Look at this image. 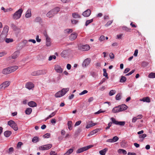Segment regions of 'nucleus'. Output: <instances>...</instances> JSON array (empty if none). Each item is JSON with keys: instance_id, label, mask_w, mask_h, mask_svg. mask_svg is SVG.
Wrapping results in <instances>:
<instances>
[{"instance_id": "nucleus-1", "label": "nucleus", "mask_w": 155, "mask_h": 155, "mask_svg": "<svg viewBox=\"0 0 155 155\" xmlns=\"http://www.w3.org/2000/svg\"><path fill=\"white\" fill-rule=\"evenodd\" d=\"M60 10V8H59L56 7L48 12L46 16L48 17L49 18L52 17L55 14H57Z\"/></svg>"}, {"instance_id": "nucleus-2", "label": "nucleus", "mask_w": 155, "mask_h": 155, "mask_svg": "<svg viewBox=\"0 0 155 155\" xmlns=\"http://www.w3.org/2000/svg\"><path fill=\"white\" fill-rule=\"evenodd\" d=\"M23 10L22 8H20L16 11L13 15L12 18L13 19L17 20L21 17Z\"/></svg>"}, {"instance_id": "nucleus-3", "label": "nucleus", "mask_w": 155, "mask_h": 155, "mask_svg": "<svg viewBox=\"0 0 155 155\" xmlns=\"http://www.w3.org/2000/svg\"><path fill=\"white\" fill-rule=\"evenodd\" d=\"M68 91L67 89L63 88L61 91H59L55 94L56 97H60L63 96Z\"/></svg>"}, {"instance_id": "nucleus-4", "label": "nucleus", "mask_w": 155, "mask_h": 155, "mask_svg": "<svg viewBox=\"0 0 155 155\" xmlns=\"http://www.w3.org/2000/svg\"><path fill=\"white\" fill-rule=\"evenodd\" d=\"M8 124L12 128L15 130L17 131L18 130L17 124L13 120H10L8 122Z\"/></svg>"}, {"instance_id": "nucleus-5", "label": "nucleus", "mask_w": 155, "mask_h": 155, "mask_svg": "<svg viewBox=\"0 0 155 155\" xmlns=\"http://www.w3.org/2000/svg\"><path fill=\"white\" fill-rule=\"evenodd\" d=\"M10 83L11 82L8 81L4 82L0 84V90L5 89L10 85Z\"/></svg>"}, {"instance_id": "nucleus-6", "label": "nucleus", "mask_w": 155, "mask_h": 155, "mask_svg": "<svg viewBox=\"0 0 155 155\" xmlns=\"http://www.w3.org/2000/svg\"><path fill=\"white\" fill-rule=\"evenodd\" d=\"M110 120L112 121V124L116 125H118L120 126H124L125 124L124 121H118L116 120V119L114 117H111Z\"/></svg>"}, {"instance_id": "nucleus-7", "label": "nucleus", "mask_w": 155, "mask_h": 155, "mask_svg": "<svg viewBox=\"0 0 155 155\" xmlns=\"http://www.w3.org/2000/svg\"><path fill=\"white\" fill-rule=\"evenodd\" d=\"M78 34L75 32H74L71 34L69 36V38L70 41H72L75 39L77 36Z\"/></svg>"}, {"instance_id": "nucleus-8", "label": "nucleus", "mask_w": 155, "mask_h": 155, "mask_svg": "<svg viewBox=\"0 0 155 155\" xmlns=\"http://www.w3.org/2000/svg\"><path fill=\"white\" fill-rule=\"evenodd\" d=\"M54 70L56 71L59 73H61L63 71V69L61 68V66L58 64H57L54 66Z\"/></svg>"}, {"instance_id": "nucleus-9", "label": "nucleus", "mask_w": 155, "mask_h": 155, "mask_svg": "<svg viewBox=\"0 0 155 155\" xmlns=\"http://www.w3.org/2000/svg\"><path fill=\"white\" fill-rule=\"evenodd\" d=\"M90 47L88 45H82L80 47V49L83 51H87L89 50L90 49Z\"/></svg>"}, {"instance_id": "nucleus-10", "label": "nucleus", "mask_w": 155, "mask_h": 155, "mask_svg": "<svg viewBox=\"0 0 155 155\" xmlns=\"http://www.w3.org/2000/svg\"><path fill=\"white\" fill-rule=\"evenodd\" d=\"M9 30V27L7 25H5L4 28L1 34L7 36Z\"/></svg>"}, {"instance_id": "nucleus-11", "label": "nucleus", "mask_w": 155, "mask_h": 155, "mask_svg": "<svg viewBox=\"0 0 155 155\" xmlns=\"http://www.w3.org/2000/svg\"><path fill=\"white\" fill-rule=\"evenodd\" d=\"M119 139L118 137L117 136L114 137L112 139H108L106 140L107 142L112 143L117 141Z\"/></svg>"}, {"instance_id": "nucleus-12", "label": "nucleus", "mask_w": 155, "mask_h": 155, "mask_svg": "<svg viewBox=\"0 0 155 155\" xmlns=\"http://www.w3.org/2000/svg\"><path fill=\"white\" fill-rule=\"evenodd\" d=\"M91 61V59L90 58H87L84 60L83 63L82 65L83 67H86L90 64Z\"/></svg>"}, {"instance_id": "nucleus-13", "label": "nucleus", "mask_w": 155, "mask_h": 155, "mask_svg": "<svg viewBox=\"0 0 155 155\" xmlns=\"http://www.w3.org/2000/svg\"><path fill=\"white\" fill-rule=\"evenodd\" d=\"M91 11L89 9H88L84 12L82 14L83 15L86 17H88L90 16L91 14Z\"/></svg>"}, {"instance_id": "nucleus-14", "label": "nucleus", "mask_w": 155, "mask_h": 155, "mask_svg": "<svg viewBox=\"0 0 155 155\" xmlns=\"http://www.w3.org/2000/svg\"><path fill=\"white\" fill-rule=\"evenodd\" d=\"M11 73L9 67L4 69L2 71V73L4 74H7Z\"/></svg>"}, {"instance_id": "nucleus-15", "label": "nucleus", "mask_w": 155, "mask_h": 155, "mask_svg": "<svg viewBox=\"0 0 155 155\" xmlns=\"http://www.w3.org/2000/svg\"><path fill=\"white\" fill-rule=\"evenodd\" d=\"M26 87L29 90L33 88L34 86V84L31 82H28L25 85Z\"/></svg>"}, {"instance_id": "nucleus-16", "label": "nucleus", "mask_w": 155, "mask_h": 155, "mask_svg": "<svg viewBox=\"0 0 155 155\" xmlns=\"http://www.w3.org/2000/svg\"><path fill=\"white\" fill-rule=\"evenodd\" d=\"M20 52L18 51H15L12 55V59H15L19 55Z\"/></svg>"}, {"instance_id": "nucleus-17", "label": "nucleus", "mask_w": 155, "mask_h": 155, "mask_svg": "<svg viewBox=\"0 0 155 155\" xmlns=\"http://www.w3.org/2000/svg\"><path fill=\"white\" fill-rule=\"evenodd\" d=\"M11 73L14 72L18 69V67L17 65H15L9 67Z\"/></svg>"}, {"instance_id": "nucleus-18", "label": "nucleus", "mask_w": 155, "mask_h": 155, "mask_svg": "<svg viewBox=\"0 0 155 155\" xmlns=\"http://www.w3.org/2000/svg\"><path fill=\"white\" fill-rule=\"evenodd\" d=\"M119 107L120 112L126 110L127 108V107L125 104L119 106Z\"/></svg>"}, {"instance_id": "nucleus-19", "label": "nucleus", "mask_w": 155, "mask_h": 155, "mask_svg": "<svg viewBox=\"0 0 155 155\" xmlns=\"http://www.w3.org/2000/svg\"><path fill=\"white\" fill-rule=\"evenodd\" d=\"M31 10L30 9H28L26 12L25 16L26 18H29L31 16Z\"/></svg>"}, {"instance_id": "nucleus-20", "label": "nucleus", "mask_w": 155, "mask_h": 155, "mask_svg": "<svg viewBox=\"0 0 155 155\" xmlns=\"http://www.w3.org/2000/svg\"><path fill=\"white\" fill-rule=\"evenodd\" d=\"M47 72V71L45 70H39L36 71L37 75H39L42 74H44Z\"/></svg>"}, {"instance_id": "nucleus-21", "label": "nucleus", "mask_w": 155, "mask_h": 155, "mask_svg": "<svg viewBox=\"0 0 155 155\" xmlns=\"http://www.w3.org/2000/svg\"><path fill=\"white\" fill-rule=\"evenodd\" d=\"M28 105L31 107H35L37 106L36 103L34 101H31L28 103Z\"/></svg>"}, {"instance_id": "nucleus-22", "label": "nucleus", "mask_w": 155, "mask_h": 155, "mask_svg": "<svg viewBox=\"0 0 155 155\" xmlns=\"http://www.w3.org/2000/svg\"><path fill=\"white\" fill-rule=\"evenodd\" d=\"M7 35L1 34L0 35V42H3L6 39Z\"/></svg>"}, {"instance_id": "nucleus-23", "label": "nucleus", "mask_w": 155, "mask_h": 155, "mask_svg": "<svg viewBox=\"0 0 155 155\" xmlns=\"http://www.w3.org/2000/svg\"><path fill=\"white\" fill-rule=\"evenodd\" d=\"M101 129H98L97 128L96 129L93 131H92L91 132L90 134H89L88 136H90V135H94V134H96L97 133L98 131H100L101 130Z\"/></svg>"}, {"instance_id": "nucleus-24", "label": "nucleus", "mask_w": 155, "mask_h": 155, "mask_svg": "<svg viewBox=\"0 0 155 155\" xmlns=\"http://www.w3.org/2000/svg\"><path fill=\"white\" fill-rule=\"evenodd\" d=\"M45 37L46 38V45L47 46H50L51 43L50 38L47 35H46Z\"/></svg>"}, {"instance_id": "nucleus-25", "label": "nucleus", "mask_w": 155, "mask_h": 155, "mask_svg": "<svg viewBox=\"0 0 155 155\" xmlns=\"http://www.w3.org/2000/svg\"><path fill=\"white\" fill-rule=\"evenodd\" d=\"M112 111L114 113H117L120 112L119 106L114 107L112 110Z\"/></svg>"}, {"instance_id": "nucleus-26", "label": "nucleus", "mask_w": 155, "mask_h": 155, "mask_svg": "<svg viewBox=\"0 0 155 155\" xmlns=\"http://www.w3.org/2000/svg\"><path fill=\"white\" fill-rule=\"evenodd\" d=\"M140 100L144 102H146L148 103L150 102V98L148 97H144L142 99H140Z\"/></svg>"}, {"instance_id": "nucleus-27", "label": "nucleus", "mask_w": 155, "mask_h": 155, "mask_svg": "<svg viewBox=\"0 0 155 155\" xmlns=\"http://www.w3.org/2000/svg\"><path fill=\"white\" fill-rule=\"evenodd\" d=\"M107 150L108 149L107 148H105L101 150H100L99 151V153L101 155H105Z\"/></svg>"}, {"instance_id": "nucleus-28", "label": "nucleus", "mask_w": 155, "mask_h": 155, "mask_svg": "<svg viewBox=\"0 0 155 155\" xmlns=\"http://www.w3.org/2000/svg\"><path fill=\"white\" fill-rule=\"evenodd\" d=\"M68 51L67 50L63 51L61 54V55L62 57L65 58L67 56Z\"/></svg>"}, {"instance_id": "nucleus-29", "label": "nucleus", "mask_w": 155, "mask_h": 155, "mask_svg": "<svg viewBox=\"0 0 155 155\" xmlns=\"http://www.w3.org/2000/svg\"><path fill=\"white\" fill-rule=\"evenodd\" d=\"M11 134L12 132L10 131H7L4 132V135L6 137H9Z\"/></svg>"}, {"instance_id": "nucleus-30", "label": "nucleus", "mask_w": 155, "mask_h": 155, "mask_svg": "<svg viewBox=\"0 0 155 155\" xmlns=\"http://www.w3.org/2000/svg\"><path fill=\"white\" fill-rule=\"evenodd\" d=\"M32 111V110L31 108H28L26 109L25 111V113L29 115L31 114Z\"/></svg>"}, {"instance_id": "nucleus-31", "label": "nucleus", "mask_w": 155, "mask_h": 155, "mask_svg": "<svg viewBox=\"0 0 155 155\" xmlns=\"http://www.w3.org/2000/svg\"><path fill=\"white\" fill-rule=\"evenodd\" d=\"M72 17L74 18H80L81 17V16L80 15H79L78 14L75 12L72 13Z\"/></svg>"}, {"instance_id": "nucleus-32", "label": "nucleus", "mask_w": 155, "mask_h": 155, "mask_svg": "<svg viewBox=\"0 0 155 155\" xmlns=\"http://www.w3.org/2000/svg\"><path fill=\"white\" fill-rule=\"evenodd\" d=\"M73 123L71 121H68V129L71 130L72 129Z\"/></svg>"}, {"instance_id": "nucleus-33", "label": "nucleus", "mask_w": 155, "mask_h": 155, "mask_svg": "<svg viewBox=\"0 0 155 155\" xmlns=\"http://www.w3.org/2000/svg\"><path fill=\"white\" fill-rule=\"evenodd\" d=\"M118 152L119 153H122L124 154H127V151L124 150L120 149L118 150Z\"/></svg>"}, {"instance_id": "nucleus-34", "label": "nucleus", "mask_w": 155, "mask_h": 155, "mask_svg": "<svg viewBox=\"0 0 155 155\" xmlns=\"http://www.w3.org/2000/svg\"><path fill=\"white\" fill-rule=\"evenodd\" d=\"M84 151H85V150L84 147H83L78 149L76 151V153H79Z\"/></svg>"}, {"instance_id": "nucleus-35", "label": "nucleus", "mask_w": 155, "mask_h": 155, "mask_svg": "<svg viewBox=\"0 0 155 155\" xmlns=\"http://www.w3.org/2000/svg\"><path fill=\"white\" fill-rule=\"evenodd\" d=\"M46 150H48L50 149L52 147V145L51 144H48L44 145Z\"/></svg>"}, {"instance_id": "nucleus-36", "label": "nucleus", "mask_w": 155, "mask_h": 155, "mask_svg": "<svg viewBox=\"0 0 155 155\" xmlns=\"http://www.w3.org/2000/svg\"><path fill=\"white\" fill-rule=\"evenodd\" d=\"M23 145V143L21 142H19L17 144L16 147V149H19L21 148V146Z\"/></svg>"}, {"instance_id": "nucleus-37", "label": "nucleus", "mask_w": 155, "mask_h": 155, "mask_svg": "<svg viewBox=\"0 0 155 155\" xmlns=\"http://www.w3.org/2000/svg\"><path fill=\"white\" fill-rule=\"evenodd\" d=\"M148 77L149 78H155V73L153 72L149 74Z\"/></svg>"}, {"instance_id": "nucleus-38", "label": "nucleus", "mask_w": 155, "mask_h": 155, "mask_svg": "<svg viewBox=\"0 0 155 155\" xmlns=\"http://www.w3.org/2000/svg\"><path fill=\"white\" fill-rule=\"evenodd\" d=\"M56 114V112H54L51 113L48 117L46 118L45 120H46L49 118H50L54 116Z\"/></svg>"}, {"instance_id": "nucleus-39", "label": "nucleus", "mask_w": 155, "mask_h": 155, "mask_svg": "<svg viewBox=\"0 0 155 155\" xmlns=\"http://www.w3.org/2000/svg\"><path fill=\"white\" fill-rule=\"evenodd\" d=\"M34 21L36 22H40L41 21V19L40 17H38L35 19Z\"/></svg>"}, {"instance_id": "nucleus-40", "label": "nucleus", "mask_w": 155, "mask_h": 155, "mask_svg": "<svg viewBox=\"0 0 155 155\" xmlns=\"http://www.w3.org/2000/svg\"><path fill=\"white\" fill-rule=\"evenodd\" d=\"M127 80V78L124 76H122L120 80V82L121 83L125 82Z\"/></svg>"}, {"instance_id": "nucleus-41", "label": "nucleus", "mask_w": 155, "mask_h": 155, "mask_svg": "<svg viewBox=\"0 0 155 155\" xmlns=\"http://www.w3.org/2000/svg\"><path fill=\"white\" fill-rule=\"evenodd\" d=\"M122 29L123 30L125 31H130L131 29L127 28V27L124 26L122 27Z\"/></svg>"}, {"instance_id": "nucleus-42", "label": "nucleus", "mask_w": 155, "mask_h": 155, "mask_svg": "<svg viewBox=\"0 0 155 155\" xmlns=\"http://www.w3.org/2000/svg\"><path fill=\"white\" fill-rule=\"evenodd\" d=\"M93 21V19L87 20L86 22L85 25L87 26L89 24L92 22Z\"/></svg>"}, {"instance_id": "nucleus-43", "label": "nucleus", "mask_w": 155, "mask_h": 155, "mask_svg": "<svg viewBox=\"0 0 155 155\" xmlns=\"http://www.w3.org/2000/svg\"><path fill=\"white\" fill-rule=\"evenodd\" d=\"M5 41L7 43H9L12 42L13 41V40L12 38H6L5 39Z\"/></svg>"}, {"instance_id": "nucleus-44", "label": "nucleus", "mask_w": 155, "mask_h": 155, "mask_svg": "<svg viewBox=\"0 0 155 155\" xmlns=\"http://www.w3.org/2000/svg\"><path fill=\"white\" fill-rule=\"evenodd\" d=\"M103 71H104L103 75L108 79V77L107 74V73L106 69H103Z\"/></svg>"}, {"instance_id": "nucleus-45", "label": "nucleus", "mask_w": 155, "mask_h": 155, "mask_svg": "<svg viewBox=\"0 0 155 155\" xmlns=\"http://www.w3.org/2000/svg\"><path fill=\"white\" fill-rule=\"evenodd\" d=\"M116 93V91L115 90H111L109 93V95L110 96H112L115 94Z\"/></svg>"}, {"instance_id": "nucleus-46", "label": "nucleus", "mask_w": 155, "mask_h": 155, "mask_svg": "<svg viewBox=\"0 0 155 155\" xmlns=\"http://www.w3.org/2000/svg\"><path fill=\"white\" fill-rule=\"evenodd\" d=\"M93 147V145H91L88 146H87L84 147V149L85 151L88 150V149L92 147Z\"/></svg>"}, {"instance_id": "nucleus-47", "label": "nucleus", "mask_w": 155, "mask_h": 155, "mask_svg": "<svg viewBox=\"0 0 155 155\" xmlns=\"http://www.w3.org/2000/svg\"><path fill=\"white\" fill-rule=\"evenodd\" d=\"M38 141V137H33L32 139V141L33 142L36 143Z\"/></svg>"}, {"instance_id": "nucleus-48", "label": "nucleus", "mask_w": 155, "mask_h": 155, "mask_svg": "<svg viewBox=\"0 0 155 155\" xmlns=\"http://www.w3.org/2000/svg\"><path fill=\"white\" fill-rule=\"evenodd\" d=\"M121 99V95L120 93H118L116 96V99L119 100Z\"/></svg>"}, {"instance_id": "nucleus-49", "label": "nucleus", "mask_w": 155, "mask_h": 155, "mask_svg": "<svg viewBox=\"0 0 155 155\" xmlns=\"http://www.w3.org/2000/svg\"><path fill=\"white\" fill-rule=\"evenodd\" d=\"M56 58V57L54 55H53L51 56H50L48 58V60L49 61H51V60L53 59H55Z\"/></svg>"}, {"instance_id": "nucleus-50", "label": "nucleus", "mask_w": 155, "mask_h": 155, "mask_svg": "<svg viewBox=\"0 0 155 155\" xmlns=\"http://www.w3.org/2000/svg\"><path fill=\"white\" fill-rule=\"evenodd\" d=\"M78 21L74 19L71 20V22L72 24L75 25L77 24L78 22Z\"/></svg>"}, {"instance_id": "nucleus-51", "label": "nucleus", "mask_w": 155, "mask_h": 155, "mask_svg": "<svg viewBox=\"0 0 155 155\" xmlns=\"http://www.w3.org/2000/svg\"><path fill=\"white\" fill-rule=\"evenodd\" d=\"M13 9L11 8H6V12H11L12 11Z\"/></svg>"}, {"instance_id": "nucleus-52", "label": "nucleus", "mask_w": 155, "mask_h": 155, "mask_svg": "<svg viewBox=\"0 0 155 155\" xmlns=\"http://www.w3.org/2000/svg\"><path fill=\"white\" fill-rule=\"evenodd\" d=\"M50 134L49 133H47V134H45L43 136V137L44 138H49L50 137Z\"/></svg>"}, {"instance_id": "nucleus-53", "label": "nucleus", "mask_w": 155, "mask_h": 155, "mask_svg": "<svg viewBox=\"0 0 155 155\" xmlns=\"http://www.w3.org/2000/svg\"><path fill=\"white\" fill-rule=\"evenodd\" d=\"M88 91L87 90H84L82 91L79 94V95H80L84 94H86L87 93Z\"/></svg>"}, {"instance_id": "nucleus-54", "label": "nucleus", "mask_w": 155, "mask_h": 155, "mask_svg": "<svg viewBox=\"0 0 155 155\" xmlns=\"http://www.w3.org/2000/svg\"><path fill=\"white\" fill-rule=\"evenodd\" d=\"M105 112V110H102L101 109L100 110L98 111L95 113V114H99L100 113H104Z\"/></svg>"}, {"instance_id": "nucleus-55", "label": "nucleus", "mask_w": 155, "mask_h": 155, "mask_svg": "<svg viewBox=\"0 0 155 155\" xmlns=\"http://www.w3.org/2000/svg\"><path fill=\"white\" fill-rule=\"evenodd\" d=\"M44 145L41 146L39 147V149L40 150H46Z\"/></svg>"}, {"instance_id": "nucleus-56", "label": "nucleus", "mask_w": 155, "mask_h": 155, "mask_svg": "<svg viewBox=\"0 0 155 155\" xmlns=\"http://www.w3.org/2000/svg\"><path fill=\"white\" fill-rule=\"evenodd\" d=\"M28 41L27 40H24L23 41V43L26 46H28L29 45L28 44Z\"/></svg>"}, {"instance_id": "nucleus-57", "label": "nucleus", "mask_w": 155, "mask_h": 155, "mask_svg": "<svg viewBox=\"0 0 155 155\" xmlns=\"http://www.w3.org/2000/svg\"><path fill=\"white\" fill-rule=\"evenodd\" d=\"M112 21H108L107 23L105 25V26L106 27H107L108 26L110 25L112 23Z\"/></svg>"}, {"instance_id": "nucleus-58", "label": "nucleus", "mask_w": 155, "mask_h": 155, "mask_svg": "<svg viewBox=\"0 0 155 155\" xmlns=\"http://www.w3.org/2000/svg\"><path fill=\"white\" fill-rule=\"evenodd\" d=\"M7 54L6 52L5 51H2L0 52V57L4 56Z\"/></svg>"}, {"instance_id": "nucleus-59", "label": "nucleus", "mask_w": 155, "mask_h": 155, "mask_svg": "<svg viewBox=\"0 0 155 155\" xmlns=\"http://www.w3.org/2000/svg\"><path fill=\"white\" fill-rule=\"evenodd\" d=\"M147 136V135L146 134H143L141 135H140L139 136V137L140 138H144Z\"/></svg>"}, {"instance_id": "nucleus-60", "label": "nucleus", "mask_w": 155, "mask_h": 155, "mask_svg": "<svg viewBox=\"0 0 155 155\" xmlns=\"http://www.w3.org/2000/svg\"><path fill=\"white\" fill-rule=\"evenodd\" d=\"M105 39V37L103 35H101L100 36L99 40L100 41H101Z\"/></svg>"}, {"instance_id": "nucleus-61", "label": "nucleus", "mask_w": 155, "mask_h": 155, "mask_svg": "<svg viewBox=\"0 0 155 155\" xmlns=\"http://www.w3.org/2000/svg\"><path fill=\"white\" fill-rule=\"evenodd\" d=\"M123 36V35L122 34L117 35V38L118 39H120Z\"/></svg>"}, {"instance_id": "nucleus-62", "label": "nucleus", "mask_w": 155, "mask_h": 155, "mask_svg": "<svg viewBox=\"0 0 155 155\" xmlns=\"http://www.w3.org/2000/svg\"><path fill=\"white\" fill-rule=\"evenodd\" d=\"M81 120H79L77 121L75 124L74 125V126L76 127V126H78L81 123Z\"/></svg>"}, {"instance_id": "nucleus-63", "label": "nucleus", "mask_w": 155, "mask_h": 155, "mask_svg": "<svg viewBox=\"0 0 155 155\" xmlns=\"http://www.w3.org/2000/svg\"><path fill=\"white\" fill-rule=\"evenodd\" d=\"M50 155H57V153L55 151H51L50 153Z\"/></svg>"}, {"instance_id": "nucleus-64", "label": "nucleus", "mask_w": 155, "mask_h": 155, "mask_svg": "<svg viewBox=\"0 0 155 155\" xmlns=\"http://www.w3.org/2000/svg\"><path fill=\"white\" fill-rule=\"evenodd\" d=\"M138 53V50L137 49L135 50L134 51V56L137 57V55Z\"/></svg>"}]
</instances>
